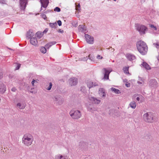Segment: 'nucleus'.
Returning a JSON list of instances; mask_svg holds the SVG:
<instances>
[{
  "label": "nucleus",
  "instance_id": "obj_1",
  "mask_svg": "<svg viewBox=\"0 0 159 159\" xmlns=\"http://www.w3.org/2000/svg\"><path fill=\"white\" fill-rule=\"evenodd\" d=\"M34 141L33 135L30 133H26L23 135L22 138V143L25 146L31 145Z\"/></svg>",
  "mask_w": 159,
  "mask_h": 159
},
{
  "label": "nucleus",
  "instance_id": "obj_2",
  "mask_svg": "<svg viewBox=\"0 0 159 159\" xmlns=\"http://www.w3.org/2000/svg\"><path fill=\"white\" fill-rule=\"evenodd\" d=\"M137 49L142 55L145 54L148 51V48L146 43L143 41H139L137 43Z\"/></svg>",
  "mask_w": 159,
  "mask_h": 159
},
{
  "label": "nucleus",
  "instance_id": "obj_3",
  "mask_svg": "<svg viewBox=\"0 0 159 159\" xmlns=\"http://www.w3.org/2000/svg\"><path fill=\"white\" fill-rule=\"evenodd\" d=\"M69 114L71 118L74 119H78L81 116L80 111L75 109L71 110L69 112Z\"/></svg>",
  "mask_w": 159,
  "mask_h": 159
},
{
  "label": "nucleus",
  "instance_id": "obj_4",
  "mask_svg": "<svg viewBox=\"0 0 159 159\" xmlns=\"http://www.w3.org/2000/svg\"><path fill=\"white\" fill-rule=\"evenodd\" d=\"M144 120L146 122L152 123L154 121V115L151 112L145 113L143 115Z\"/></svg>",
  "mask_w": 159,
  "mask_h": 159
},
{
  "label": "nucleus",
  "instance_id": "obj_5",
  "mask_svg": "<svg viewBox=\"0 0 159 159\" xmlns=\"http://www.w3.org/2000/svg\"><path fill=\"white\" fill-rule=\"evenodd\" d=\"M86 83L87 87L89 89L98 86V82H93L90 80H87Z\"/></svg>",
  "mask_w": 159,
  "mask_h": 159
},
{
  "label": "nucleus",
  "instance_id": "obj_6",
  "mask_svg": "<svg viewBox=\"0 0 159 159\" xmlns=\"http://www.w3.org/2000/svg\"><path fill=\"white\" fill-rule=\"evenodd\" d=\"M147 29V27L143 25H138L137 27V30L141 34H144Z\"/></svg>",
  "mask_w": 159,
  "mask_h": 159
},
{
  "label": "nucleus",
  "instance_id": "obj_7",
  "mask_svg": "<svg viewBox=\"0 0 159 159\" xmlns=\"http://www.w3.org/2000/svg\"><path fill=\"white\" fill-rule=\"evenodd\" d=\"M53 100L56 104L59 105L62 104L63 102V98L59 96L54 97L53 98Z\"/></svg>",
  "mask_w": 159,
  "mask_h": 159
},
{
  "label": "nucleus",
  "instance_id": "obj_8",
  "mask_svg": "<svg viewBox=\"0 0 159 159\" xmlns=\"http://www.w3.org/2000/svg\"><path fill=\"white\" fill-rule=\"evenodd\" d=\"M89 99L93 103L96 104H99L101 102L100 100L94 97L89 96Z\"/></svg>",
  "mask_w": 159,
  "mask_h": 159
},
{
  "label": "nucleus",
  "instance_id": "obj_9",
  "mask_svg": "<svg viewBox=\"0 0 159 159\" xmlns=\"http://www.w3.org/2000/svg\"><path fill=\"white\" fill-rule=\"evenodd\" d=\"M77 83L78 80L76 78L72 77L69 80V84L71 86L76 85Z\"/></svg>",
  "mask_w": 159,
  "mask_h": 159
},
{
  "label": "nucleus",
  "instance_id": "obj_10",
  "mask_svg": "<svg viewBox=\"0 0 159 159\" xmlns=\"http://www.w3.org/2000/svg\"><path fill=\"white\" fill-rule=\"evenodd\" d=\"M85 38L87 42L89 44H93L94 42L93 38L88 34H85Z\"/></svg>",
  "mask_w": 159,
  "mask_h": 159
},
{
  "label": "nucleus",
  "instance_id": "obj_11",
  "mask_svg": "<svg viewBox=\"0 0 159 159\" xmlns=\"http://www.w3.org/2000/svg\"><path fill=\"white\" fill-rule=\"evenodd\" d=\"M127 59L130 61H135L136 59L135 56L133 54L131 53H127L125 55Z\"/></svg>",
  "mask_w": 159,
  "mask_h": 159
},
{
  "label": "nucleus",
  "instance_id": "obj_12",
  "mask_svg": "<svg viewBox=\"0 0 159 159\" xmlns=\"http://www.w3.org/2000/svg\"><path fill=\"white\" fill-rule=\"evenodd\" d=\"M98 93L99 95L102 98H105L106 96V91L103 88H99L98 90Z\"/></svg>",
  "mask_w": 159,
  "mask_h": 159
},
{
  "label": "nucleus",
  "instance_id": "obj_13",
  "mask_svg": "<svg viewBox=\"0 0 159 159\" xmlns=\"http://www.w3.org/2000/svg\"><path fill=\"white\" fill-rule=\"evenodd\" d=\"M27 0H20V8L22 10L25 9Z\"/></svg>",
  "mask_w": 159,
  "mask_h": 159
},
{
  "label": "nucleus",
  "instance_id": "obj_14",
  "mask_svg": "<svg viewBox=\"0 0 159 159\" xmlns=\"http://www.w3.org/2000/svg\"><path fill=\"white\" fill-rule=\"evenodd\" d=\"M41 3V8L42 7L46 8L49 3L48 0H40Z\"/></svg>",
  "mask_w": 159,
  "mask_h": 159
},
{
  "label": "nucleus",
  "instance_id": "obj_15",
  "mask_svg": "<svg viewBox=\"0 0 159 159\" xmlns=\"http://www.w3.org/2000/svg\"><path fill=\"white\" fill-rule=\"evenodd\" d=\"M157 82L155 79L150 80L149 82V85L151 87H154L156 86Z\"/></svg>",
  "mask_w": 159,
  "mask_h": 159
},
{
  "label": "nucleus",
  "instance_id": "obj_16",
  "mask_svg": "<svg viewBox=\"0 0 159 159\" xmlns=\"http://www.w3.org/2000/svg\"><path fill=\"white\" fill-rule=\"evenodd\" d=\"M54 157L55 159H69L67 156H63L60 154L55 155Z\"/></svg>",
  "mask_w": 159,
  "mask_h": 159
},
{
  "label": "nucleus",
  "instance_id": "obj_17",
  "mask_svg": "<svg viewBox=\"0 0 159 159\" xmlns=\"http://www.w3.org/2000/svg\"><path fill=\"white\" fill-rule=\"evenodd\" d=\"M102 70L104 71V78L106 80L108 79L109 75L111 71L108 70L105 68H103Z\"/></svg>",
  "mask_w": 159,
  "mask_h": 159
},
{
  "label": "nucleus",
  "instance_id": "obj_18",
  "mask_svg": "<svg viewBox=\"0 0 159 159\" xmlns=\"http://www.w3.org/2000/svg\"><path fill=\"white\" fill-rule=\"evenodd\" d=\"M6 89L5 85L1 82L0 83V93H4L6 91Z\"/></svg>",
  "mask_w": 159,
  "mask_h": 159
},
{
  "label": "nucleus",
  "instance_id": "obj_19",
  "mask_svg": "<svg viewBox=\"0 0 159 159\" xmlns=\"http://www.w3.org/2000/svg\"><path fill=\"white\" fill-rule=\"evenodd\" d=\"M26 104L24 103L18 102L16 104V107L20 109H23L25 108Z\"/></svg>",
  "mask_w": 159,
  "mask_h": 159
},
{
  "label": "nucleus",
  "instance_id": "obj_20",
  "mask_svg": "<svg viewBox=\"0 0 159 159\" xmlns=\"http://www.w3.org/2000/svg\"><path fill=\"white\" fill-rule=\"evenodd\" d=\"M30 42L31 44L34 46H36L38 42L36 37L31 38Z\"/></svg>",
  "mask_w": 159,
  "mask_h": 159
},
{
  "label": "nucleus",
  "instance_id": "obj_21",
  "mask_svg": "<svg viewBox=\"0 0 159 159\" xmlns=\"http://www.w3.org/2000/svg\"><path fill=\"white\" fill-rule=\"evenodd\" d=\"M78 29L79 31L85 32L86 31L85 26L83 25H80L78 27Z\"/></svg>",
  "mask_w": 159,
  "mask_h": 159
},
{
  "label": "nucleus",
  "instance_id": "obj_22",
  "mask_svg": "<svg viewBox=\"0 0 159 159\" xmlns=\"http://www.w3.org/2000/svg\"><path fill=\"white\" fill-rule=\"evenodd\" d=\"M57 42L55 41L51 42L46 44L45 46L47 49H48L51 47L55 44Z\"/></svg>",
  "mask_w": 159,
  "mask_h": 159
},
{
  "label": "nucleus",
  "instance_id": "obj_23",
  "mask_svg": "<svg viewBox=\"0 0 159 159\" xmlns=\"http://www.w3.org/2000/svg\"><path fill=\"white\" fill-rule=\"evenodd\" d=\"M142 65L146 69L148 70H150L151 69V68L150 66L146 62H143V63Z\"/></svg>",
  "mask_w": 159,
  "mask_h": 159
},
{
  "label": "nucleus",
  "instance_id": "obj_24",
  "mask_svg": "<svg viewBox=\"0 0 159 159\" xmlns=\"http://www.w3.org/2000/svg\"><path fill=\"white\" fill-rule=\"evenodd\" d=\"M129 106L132 108L134 109L136 107V103L135 102L133 101L130 103Z\"/></svg>",
  "mask_w": 159,
  "mask_h": 159
},
{
  "label": "nucleus",
  "instance_id": "obj_25",
  "mask_svg": "<svg viewBox=\"0 0 159 159\" xmlns=\"http://www.w3.org/2000/svg\"><path fill=\"white\" fill-rule=\"evenodd\" d=\"M34 33H33L31 30H29L27 34V37L29 38H30L34 36Z\"/></svg>",
  "mask_w": 159,
  "mask_h": 159
},
{
  "label": "nucleus",
  "instance_id": "obj_26",
  "mask_svg": "<svg viewBox=\"0 0 159 159\" xmlns=\"http://www.w3.org/2000/svg\"><path fill=\"white\" fill-rule=\"evenodd\" d=\"M142 96L140 95H139L138 94H134L133 96V98L134 99L136 97V99L138 101H139L140 100V97H142Z\"/></svg>",
  "mask_w": 159,
  "mask_h": 159
},
{
  "label": "nucleus",
  "instance_id": "obj_27",
  "mask_svg": "<svg viewBox=\"0 0 159 159\" xmlns=\"http://www.w3.org/2000/svg\"><path fill=\"white\" fill-rule=\"evenodd\" d=\"M49 25L52 28H56L57 26V24L56 22L53 23H49Z\"/></svg>",
  "mask_w": 159,
  "mask_h": 159
},
{
  "label": "nucleus",
  "instance_id": "obj_28",
  "mask_svg": "<svg viewBox=\"0 0 159 159\" xmlns=\"http://www.w3.org/2000/svg\"><path fill=\"white\" fill-rule=\"evenodd\" d=\"M137 83L139 84L143 85L144 83V80L143 78H140Z\"/></svg>",
  "mask_w": 159,
  "mask_h": 159
},
{
  "label": "nucleus",
  "instance_id": "obj_29",
  "mask_svg": "<svg viewBox=\"0 0 159 159\" xmlns=\"http://www.w3.org/2000/svg\"><path fill=\"white\" fill-rule=\"evenodd\" d=\"M111 90L112 92L115 93H116L119 94L120 93V91L119 89H116L115 88H111Z\"/></svg>",
  "mask_w": 159,
  "mask_h": 159
},
{
  "label": "nucleus",
  "instance_id": "obj_30",
  "mask_svg": "<svg viewBox=\"0 0 159 159\" xmlns=\"http://www.w3.org/2000/svg\"><path fill=\"white\" fill-rule=\"evenodd\" d=\"M129 67H123V70L124 72V73L125 74H129Z\"/></svg>",
  "mask_w": 159,
  "mask_h": 159
},
{
  "label": "nucleus",
  "instance_id": "obj_31",
  "mask_svg": "<svg viewBox=\"0 0 159 159\" xmlns=\"http://www.w3.org/2000/svg\"><path fill=\"white\" fill-rule=\"evenodd\" d=\"M47 48H46L45 47H42L41 48L40 50V51L43 53H45L47 51Z\"/></svg>",
  "mask_w": 159,
  "mask_h": 159
},
{
  "label": "nucleus",
  "instance_id": "obj_32",
  "mask_svg": "<svg viewBox=\"0 0 159 159\" xmlns=\"http://www.w3.org/2000/svg\"><path fill=\"white\" fill-rule=\"evenodd\" d=\"M89 58L91 61H92L94 63H96V60L94 57H91V56L90 55H89Z\"/></svg>",
  "mask_w": 159,
  "mask_h": 159
},
{
  "label": "nucleus",
  "instance_id": "obj_33",
  "mask_svg": "<svg viewBox=\"0 0 159 159\" xmlns=\"http://www.w3.org/2000/svg\"><path fill=\"white\" fill-rule=\"evenodd\" d=\"M49 86L47 87L46 89L48 90H50L52 87V84L51 82H50L49 83Z\"/></svg>",
  "mask_w": 159,
  "mask_h": 159
},
{
  "label": "nucleus",
  "instance_id": "obj_34",
  "mask_svg": "<svg viewBox=\"0 0 159 159\" xmlns=\"http://www.w3.org/2000/svg\"><path fill=\"white\" fill-rule=\"evenodd\" d=\"M149 26L150 27L152 28V30H156L157 29L156 27L153 25H150Z\"/></svg>",
  "mask_w": 159,
  "mask_h": 159
},
{
  "label": "nucleus",
  "instance_id": "obj_35",
  "mask_svg": "<svg viewBox=\"0 0 159 159\" xmlns=\"http://www.w3.org/2000/svg\"><path fill=\"white\" fill-rule=\"evenodd\" d=\"M80 91L83 93H84L86 91V88L84 86H82L81 87Z\"/></svg>",
  "mask_w": 159,
  "mask_h": 159
},
{
  "label": "nucleus",
  "instance_id": "obj_36",
  "mask_svg": "<svg viewBox=\"0 0 159 159\" xmlns=\"http://www.w3.org/2000/svg\"><path fill=\"white\" fill-rule=\"evenodd\" d=\"M87 110L88 111H90L92 112H93V111L95 110H94V108H93L90 107H88Z\"/></svg>",
  "mask_w": 159,
  "mask_h": 159
},
{
  "label": "nucleus",
  "instance_id": "obj_37",
  "mask_svg": "<svg viewBox=\"0 0 159 159\" xmlns=\"http://www.w3.org/2000/svg\"><path fill=\"white\" fill-rule=\"evenodd\" d=\"M153 45L157 48L159 49V42L154 43Z\"/></svg>",
  "mask_w": 159,
  "mask_h": 159
},
{
  "label": "nucleus",
  "instance_id": "obj_38",
  "mask_svg": "<svg viewBox=\"0 0 159 159\" xmlns=\"http://www.w3.org/2000/svg\"><path fill=\"white\" fill-rule=\"evenodd\" d=\"M54 11H55L59 12L61 11V9L60 8L58 7H56L54 9Z\"/></svg>",
  "mask_w": 159,
  "mask_h": 159
},
{
  "label": "nucleus",
  "instance_id": "obj_39",
  "mask_svg": "<svg viewBox=\"0 0 159 159\" xmlns=\"http://www.w3.org/2000/svg\"><path fill=\"white\" fill-rule=\"evenodd\" d=\"M76 9L78 11H80V3H79L78 6L76 7Z\"/></svg>",
  "mask_w": 159,
  "mask_h": 159
},
{
  "label": "nucleus",
  "instance_id": "obj_40",
  "mask_svg": "<svg viewBox=\"0 0 159 159\" xmlns=\"http://www.w3.org/2000/svg\"><path fill=\"white\" fill-rule=\"evenodd\" d=\"M96 58L98 59H102V57L99 55H98L96 57Z\"/></svg>",
  "mask_w": 159,
  "mask_h": 159
},
{
  "label": "nucleus",
  "instance_id": "obj_41",
  "mask_svg": "<svg viewBox=\"0 0 159 159\" xmlns=\"http://www.w3.org/2000/svg\"><path fill=\"white\" fill-rule=\"evenodd\" d=\"M41 17L44 20H46L47 19V17L46 15L45 14H43L41 15Z\"/></svg>",
  "mask_w": 159,
  "mask_h": 159
},
{
  "label": "nucleus",
  "instance_id": "obj_42",
  "mask_svg": "<svg viewBox=\"0 0 159 159\" xmlns=\"http://www.w3.org/2000/svg\"><path fill=\"white\" fill-rule=\"evenodd\" d=\"M3 73L1 70H0V79L2 77Z\"/></svg>",
  "mask_w": 159,
  "mask_h": 159
},
{
  "label": "nucleus",
  "instance_id": "obj_43",
  "mask_svg": "<svg viewBox=\"0 0 159 159\" xmlns=\"http://www.w3.org/2000/svg\"><path fill=\"white\" fill-rule=\"evenodd\" d=\"M34 89V88H32L31 89V91H30V92L31 93H36V92L35 91L32 90Z\"/></svg>",
  "mask_w": 159,
  "mask_h": 159
},
{
  "label": "nucleus",
  "instance_id": "obj_44",
  "mask_svg": "<svg viewBox=\"0 0 159 159\" xmlns=\"http://www.w3.org/2000/svg\"><path fill=\"white\" fill-rule=\"evenodd\" d=\"M57 23L59 26H60L61 25V22L60 20L57 21Z\"/></svg>",
  "mask_w": 159,
  "mask_h": 159
},
{
  "label": "nucleus",
  "instance_id": "obj_45",
  "mask_svg": "<svg viewBox=\"0 0 159 159\" xmlns=\"http://www.w3.org/2000/svg\"><path fill=\"white\" fill-rule=\"evenodd\" d=\"M11 90L13 92H15L16 90V89L15 87H13L11 89Z\"/></svg>",
  "mask_w": 159,
  "mask_h": 159
},
{
  "label": "nucleus",
  "instance_id": "obj_46",
  "mask_svg": "<svg viewBox=\"0 0 159 159\" xmlns=\"http://www.w3.org/2000/svg\"><path fill=\"white\" fill-rule=\"evenodd\" d=\"M125 85L127 87H130V84L129 83H127L126 84H125Z\"/></svg>",
  "mask_w": 159,
  "mask_h": 159
},
{
  "label": "nucleus",
  "instance_id": "obj_47",
  "mask_svg": "<svg viewBox=\"0 0 159 159\" xmlns=\"http://www.w3.org/2000/svg\"><path fill=\"white\" fill-rule=\"evenodd\" d=\"M35 80H32V81L31 82V84H32V85L33 86H34V83H35Z\"/></svg>",
  "mask_w": 159,
  "mask_h": 159
},
{
  "label": "nucleus",
  "instance_id": "obj_48",
  "mask_svg": "<svg viewBox=\"0 0 159 159\" xmlns=\"http://www.w3.org/2000/svg\"><path fill=\"white\" fill-rule=\"evenodd\" d=\"M20 67V65H18V66H16V70H18L19 69V68Z\"/></svg>",
  "mask_w": 159,
  "mask_h": 159
},
{
  "label": "nucleus",
  "instance_id": "obj_49",
  "mask_svg": "<svg viewBox=\"0 0 159 159\" xmlns=\"http://www.w3.org/2000/svg\"><path fill=\"white\" fill-rule=\"evenodd\" d=\"M58 32L59 33H62L63 32V30L61 29H59L58 30Z\"/></svg>",
  "mask_w": 159,
  "mask_h": 159
},
{
  "label": "nucleus",
  "instance_id": "obj_50",
  "mask_svg": "<svg viewBox=\"0 0 159 159\" xmlns=\"http://www.w3.org/2000/svg\"><path fill=\"white\" fill-rule=\"evenodd\" d=\"M48 31V30L46 29L43 32V33H46Z\"/></svg>",
  "mask_w": 159,
  "mask_h": 159
},
{
  "label": "nucleus",
  "instance_id": "obj_51",
  "mask_svg": "<svg viewBox=\"0 0 159 159\" xmlns=\"http://www.w3.org/2000/svg\"><path fill=\"white\" fill-rule=\"evenodd\" d=\"M112 50L111 51H112V52H114V50H115V49H114V48H113V49H112Z\"/></svg>",
  "mask_w": 159,
  "mask_h": 159
},
{
  "label": "nucleus",
  "instance_id": "obj_52",
  "mask_svg": "<svg viewBox=\"0 0 159 159\" xmlns=\"http://www.w3.org/2000/svg\"><path fill=\"white\" fill-rule=\"evenodd\" d=\"M38 82V80H35V83H37Z\"/></svg>",
  "mask_w": 159,
  "mask_h": 159
},
{
  "label": "nucleus",
  "instance_id": "obj_53",
  "mask_svg": "<svg viewBox=\"0 0 159 159\" xmlns=\"http://www.w3.org/2000/svg\"><path fill=\"white\" fill-rule=\"evenodd\" d=\"M75 27H76V26H77V25H75Z\"/></svg>",
  "mask_w": 159,
  "mask_h": 159
},
{
  "label": "nucleus",
  "instance_id": "obj_54",
  "mask_svg": "<svg viewBox=\"0 0 159 159\" xmlns=\"http://www.w3.org/2000/svg\"><path fill=\"white\" fill-rule=\"evenodd\" d=\"M115 1H116L117 0H113Z\"/></svg>",
  "mask_w": 159,
  "mask_h": 159
},
{
  "label": "nucleus",
  "instance_id": "obj_55",
  "mask_svg": "<svg viewBox=\"0 0 159 159\" xmlns=\"http://www.w3.org/2000/svg\"><path fill=\"white\" fill-rule=\"evenodd\" d=\"M2 3H4L5 2H2Z\"/></svg>",
  "mask_w": 159,
  "mask_h": 159
}]
</instances>
